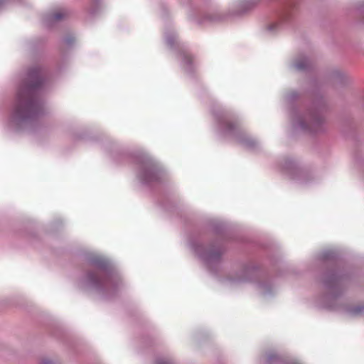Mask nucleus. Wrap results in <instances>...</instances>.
I'll return each instance as SVG.
<instances>
[{
	"label": "nucleus",
	"mask_w": 364,
	"mask_h": 364,
	"mask_svg": "<svg viewBox=\"0 0 364 364\" xmlns=\"http://www.w3.org/2000/svg\"><path fill=\"white\" fill-rule=\"evenodd\" d=\"M42 84L41 71L31 69L27 80L21 85L17 94L15 115L20 119H27L38 114V105L34 98L35 92Z\"/></svg>",
	"instance_id": "f257e3e1"
},
{
	"label": "nucleus",
	"mask_w": 364,
	"mask_h": 364,
	"mask_svg": "<svg viewBox=\"0 0 364 364\" xmlns=\"http://www.w3.org/2000/svg\"><path fill=\"white\" fill-rule=\"evenodd\" d=\"M89 279L92 283L96 285L104 287H108L113 282L112 276L104 269H99L89 274Z\"/></svg>",
	"instance_id": "f03ea898"
},
{
	"label": "nucleus",
	"mask_w": 364,
	"mask_h": 364,
	"mask_svg": "<svg viewBox=\"0 0 364 364\" xmlns=\"http://www.w3.org/2000/svg\"><path fill=\"white\" fill-rule=\"evenodd\" d=\"M223 124L225 129L228 132H233L239 128V124L235 120H226Z\"/></svg>",
	"instance_id": "7ed1b4c3"
},
{
	"label": "nucleus",
	"mask_w": 364,
	"mask_h": 364,
	"mask_svg": "<svg viewBox=\"0 0 364 364\" xmlns=\"http://www.w3.org/2000/svg\"><path fill=\"white\" fill-rule=\"evenodd\" d=\"M159 174V171L155 168H151L146 175L144 176V179L146 181H153L157 180V175Z\"/></svg>",
	"instance_id": "20e7f679"
},
{
	"label": "nucleus",
	"mask_w": 364,
	"mask_h": 364,
	"mask_svg": "<svg viewBox=\"0 0 364 364\" xmlns=\"http://www.w3.org/2000/svg\"><path fill=\"white\" fill-rule=\"evenodd\" d=\"M65 16V13L64 11H58L53 14V18L55 20H60Z\"/></svg>",
	"instance_id": "39448f33"
},
{
	"label": "nucleus",
	"mask_w": 364,
	"mask_h": 364,
	"mask_svg": "<svg viewBox=\"0 0 364 364\" xmlns=\"http://www.w3.org/2000/svg\"><path fill=\"white\" fill-rule=\"evenodd\" d=\"M296 67H297L298 69H303V68H304V67L302 65H301L300 63H296Z\"/></svg>",
	"instance_id": "423d86ee"
}]
</instances>
